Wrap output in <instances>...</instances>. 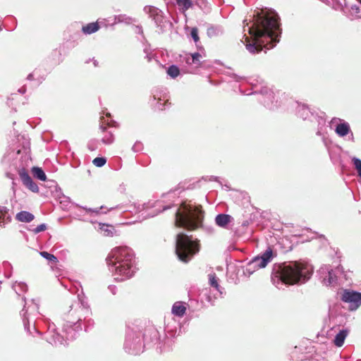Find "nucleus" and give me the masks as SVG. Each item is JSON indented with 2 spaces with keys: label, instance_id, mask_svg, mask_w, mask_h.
<instances>
[{
  "label": "nucleus",
  "instance_id": "c85d7f7f",
  "mask_svg": "<svg viewBox=\"0 0 361 361\" xmlns=\"http://www.w3.org/2000/svg\"><path fill=\"white\" fill-rule=\"evenodd\" d=\"M99 231L101 233L105 236H112L114 234V228L111 225L100 224Z\"/></svg>",
  "mask_w": 361,
  "mask_h": 361
},
{
  "label": "nucleus",
  "instance_id": "e433bc0d",
  "mask_svg": "<svg viewBox=\"0 0 361 361\" xmlns=\"http://www.w3.org/2000/svg\"><path fill=\"white\" fill-rule=\"evenodd\" d=\"M352 161L357 171L358 176L361 178V159L357 157H353Z\"/></svg>",
  "mask_w": 361,
  "mask_h": 361
},
{
  "label": "nucleus",
  "instance_id": "09e8293b",
  "mask_svg": "<svg viewBox=\"0 0 361 361\" xmlns=\"http://www.w3.org/2000/svg\"><path fill=\"white\" fill-rule=\"evenodd\" d=\"M33 78V74L32 73H30L27 77V79L29 80H32Z\"/></svg>",
  "mask_w": 361,
  "mask_h": 361
},
{
  "label": "nucleus",
  "instance_id": "7c9ffc66",
  "mask_svg": "<svg viewBox=\"0 0 361 361\" xmlns=\"http://www.w3.org/2000/svg\"><path fill=\"white\" fill-rule=\"evenodd\" d=\"M350 15L352 18H361V5L353 4L350 8Z\"/></svg>",
  "mask_w": 361,
  "mask_h": 361
},
{
  "label": "nucleus",
  "instance_id": "dca6fc26",
  "mask_svg": "<svg viewBox=\"0 0 361 361\" xmlns=\"http://www.w3.org/2000/svg\"><path fill=\"white\" fill-rule=\"evenodd\" d=\"M330 124L334 126V131L338 137H344L345 136H348V140L355 142L353 133L348 122L339 118H333Z\"/></svg>",
  "mask_w": 361,
  "mask_h": 361
},
{
  "label": "nucleus",
  "instance_id": "5fc2aeb1",
  "mask_svg": "<svg viewBox=\"0 0 361 361\" xmlns=\"http://www.w3.org/2000/svg\"><path fill=\"white\" fill-rule=\"evenodd\" d=\"M243 23L245 24L244 27H245V25L248 26V23H247V20H244Z\"/></svg>",
  "mask_w": 361,
  "mask_h": 361
},
{
  "label": "nucleus",
  "instance_id": "5701e85b",
  "mask_svg": "<svg viewBox=\"0 0 361 361\" xmlns=\"http://www.w3.org/2000/svg\"><path fill=\"white\" fill-rule=\"evenodd\" d=\"M11 221V215L8 209L6 207L0 206V226L4 227L6 224Z\"/></svg>",
  "mask_w": 361,
  "mask_h": 361
},
{
  "label": "nucleus",
  "instance_id": "39448f33",
  "mask_svg": "<svg viewBox=\"0 0 361 361\" xmlns=\"http://www.w3.org/2000/svg\"><path fill=\"white\" fill-rule=\"evenodd\" d=\"M159 332L154 328L147 329L145 334L140 331L128 329L124 343V350L130 355H139L145 346H152L159 343Z\"/></svg>",
  "mask_w": 361,
  "mask_h": 361
},
{
  "label": "nucleus",
  "instance_id": "2f4dec72",
  "mask_svg": "<svg viewBox=\"0 0 361 361\" xmlns=\"http://www.w3.org/2000/svg\"><path fill=\"white\" fill-rule=\"evenodd\" d=\"M32 174L33 176L42 180V181H44L46 180L47 179V176H46V174L44 172V171L41 169V168H39V167H33L32 169Z\"/></svg>",
  "mask_w": 361,
  "mask_h": 361
},
{
  "label": "nucleus",
  "instance_id": "f704fd0d",
  "mask_svg": "<svg viewBox=\"0 0 361 361\" xmlns=\"http://www.w3.org/2000/svg\"><path fill=\"white\" fill-rule=\"evenodd\" d=\"M209 281L211 286L214 287L216 290L219 291V285L217 281L215 274H209Z\"/></svg>",
  "mask_w": 361,
  "mask_h": 361
},
{
  "label": "nucleus",
  "instance_id": "f8f14e48",
  "mask_svg": "<svg viewBox=\"0 0 361 361\" xmlns=\"http://www.w3.org/2000/svg\"><path fill=\"white\" fill-rule=\"evenodd\" d=\"M252 88L254 91L251 93H246V94H252L259 93L262 94V98L261 99V102L263 103L264 106L267 108L274 110L277 108L280 104H278V100L274 101L275 97H276V93L270 88L267 86H262L259 89L257 87L256 85H252Z\"/></svg>",
  "mask_w": 361,
  "mask_h": 361
},
{
  "label": "nucleus",
  "instance_id": "aec40b11",
  "mask_svg": "<svg viewBox=\"0 0 361 361\" xmlns=\"http://www.w3.org/2000/svg\"><path fill=\"white\" fill-rule=\"evenodd\" d=\"M297 114L303 120H312L314 114L310 110L305 104H297Z\"/></svg>",
  "mask_w": 361,
  "mask_h": 361
},
{
  "label": "nucleus",
  "instance_id": "79ce46f5",
  "mask_svg": "<svg viewBox=\"0 0 361 361\" xmlns=\"http://www.w3.org/2000/svg\"><path fill=\"white\" fill-rule=\"evenodd\" d=\"M128 19V18H127L124 15H118V16H115V23H122V22L127 23Z\"/></svg>",
  "mask_w": 361,
  "mask_h": 361
},
{
  "label": "nucleus",
  "instance_id": "473e14b6",
  "mask_svg": "<svg viewBox=\"0 0 361 361\" xmlns=\"http://www.w3.org/2000/svg\"><path fill=\"white\" fill-rule=\"evenodd\" d=\"M166 73L168 75L174 79L179 75L180 69L177 66L171 65L167 68Z\"/></svg>",
  "mask_w": 361,
  "mask_h": 361
},
{
  "label": "nucleus",
  "instance_id": "f03ea898",
  "mask_svg": "<svg viewBox=\"0 0 361 361\" xmlns=\"http://www.w3.org/2000/svg\"><path fill=\"white\" fill-rule=\"evenodd\" d=\"M61 311L67 326L73 328L72 331L67 332L68 339H75L78 332L83 329L87 331L94 324V320L91 318V308L82 293L78 294L73 299L67 300Z\"/></svg>",
  "mask_w": 361,
  "mask_h": 361
},
{
  "label": "nucleus",
  "instance_id": "ea45409f",
  "mask_svg": "<svg viewBox=\"0 0 361 361\" xmlns=\"http://www.w3.org/2000/svg\"><path fill=\"white\" fill-rule=\"evenodd\" d=\"M47 229V226L45 224H42L39 226H37L35 228L33 229V232L35 233H38L42 231H44Z\"/></svg>",
  "mask_w": 361,
  "mask_h": 361
},
{
  "label": "nucleus",
  "instance_id": "423d86ee",
  "mask_svg": "<svg viewBox=\"0 0 361 361\" xmlns=\"http://www.w3.org/2000/svg\"><path fill=\"white\" fill-rule=\"evenodd\" d=\"M204 212L200 205L183 203L176 212V225L188 230H195L202 226Z\"/></svg>",
  "mask_w": 361,
  "mask_h": 361
},
{
  "label": "nucleus",
  "instance_id": "de8ad7c7",
  "mask_svg": "<svg viewBox=\"0 0 361 361\" xmlns=\"http://www.w3.org/2000/svg\"><path fill=\"white\" fill-rule=\"evenodd\" d=\"M209 180H214V181H216V182H219V178L217 177V176H211Z\"/></svg>",
  "mask_w": 361,
  "mask_h": 361
},
{
  "label": "nucleus",
  "instance_id": "a211bd4d",
  "mask_svg": "<svg viewBox=\"0 0 361 361\" xmlns=\"http://www.w3.org/2000/svg\"><path fill=\"white\" fill-rule=\"evenodd\" d=\"M188 305L183 301H177L173 303L171 308V313L178 317H183L185 312Z\"/></svg>",
  "mask_w": 361,
  "mask_h": 361
},
{
  "label": "nucleus",
  "instance_id": "4468645a",
  "mask_svg": "<svg viewBox=\"0 0 361 361\" xmlns=\"http://www.w3.org/2000/svg\"><path fill=\"white\" fill-rule=\"evenodd\" d=\"M340 299L348 305L350 311H355L361 306V293L351 289H343L340 292Z\"/></svg>",
  "mask_w": 361,
  "mask_h": 361
},
{
  "label": "nucleus",
  "instance_id": "4be33fe9",
  "mask_svg": "<svg viewBox=\"0 0 361 361\" xmlns=\"http://www.w3.org/2000/svg\"><path fill=\"white\" fill-rule=\"evenodd\" d=\"M233 217L228 214H219L215 217V223L221 228H226L228 224L231 222Z\"/></svg>",
  "mask_w": 361,
  "mask_h": 361
},
{
  "label": "nucleus",
  "instance_id": "6e6d98bb",
  "mask_svg": "<svg viewBox=\"0 0 361 361\" xmlns=\"http://www.w3.org/2000/svg\"><path fill=\"white\" fill-rule=\"evenodd\" d=\"M88 147H89V149H90V150H92H92H94V148H92V147H91V146H90V145H89Z\"/></svg>",
  "mask_w": 361,
  "mask_h": 361
},
{
  "label": "nucleus",
  "instance_id": "cd10ccee",
  "mask_svg": "<svg viewBox=\"0 0 361 361\" xmlns=\"http://www.w3.org/2000/svg\"><path fill=\"white\" fill-rule=\"evenodd\" d=\"M316 121L318 123V130L317 132V135H322V128L325 126L326 124V120L325 118L322 116L314 115V117H313L311 120V121Z\"/></svg>",
  "mask_w": 361,
  "mask_h": 361
},
{
  "label": "nucleus",
  "instance_id": "58836bf2",
  "mask_svg": "<svg viewBox=\"0 0 361 361\" xmlns=\"http://www.w3.org/2000/svg\"><path fill=\"white\" fill-rule=\"evenodd\" d=\"M190 35L194 42L197 43L199 41L198 30L197 27H192L190 32Z\"/></svg>",
  "mask_w": 361,
  "mask_h": 361
},
{
  "label": "nucleus",
  "instance_id": "ddd939ff",
  "mask_svg": "<svg viewBox=\"0 0 361 361\" xmlns=\"http://www.w3.org/2000/svg\"><path fill=\"white\" fill-rule=\"evenodd\" d=\"M144 11L149 14V17L154 21L155 24L159 27L161 32H164L172 27L171 22L164 16L163 12L154 6H145Z\"/></svg>",
  "mask_w": 361,
  "mask_h": 361
},
{
  "label": "nucleus",
  "instance_id": "f3484780",
  "mask_svg": "<svg viewBox=\"0 0 361 361\" xmlns=\"http://www.w3.org/2000/svg\"><path fill=\"white\" fill-rule=\"evenodd\" d=\"M20 178L23 182V183L32 192H38L39 187L38 185L32 180V178L30 176L28 173L24 169H21L19 171Z\"/></svg>",
  "mask_w": 361,
  "mask_h": 361
},
{
  "label": "nucleus",
  "instance_id": "a19ab883",
  "mask_svg": "<svg viewBox=\"0 0 361 361\" xmlns=\"http://www.w3.org/2000/svg\"><path fill=\"white\" fill-rule=\"evenodd\" d=\"M133 151L138 152L142 149V144L140 142H136L132 147Z\"/></svg>",
  "mask_w": 361,
  "mask_h": 361
},
{
  "label": "nucleus",
  "instance_id": "49530a36",
  "mask_svg": "<svg viewBox=\"0 0 361 361\" xmlns=\"http://www.w3.org/2000/svg\"><path fill=\"white\" fill-rule=\"evenodd\" d=\"M145 52L146 53L145 58L147 59V61H151L154 56L151 53H148L146 49H145Z\"/></svg>",
  "mask_w": 361,
  "mask_h": 361
},
{
  "label": "nucleus",
  "instance_id": "9b49d317",
  "mask_svg": "<svg viewBox=\"0 0 361 361\" xmlns=\"http://www.w3.org/2000/svg\"><path fill=\"white\" fill-rule=\"evenodd\" d=\"M73 328L67 326L65 324L62 328L61 332L56 327L54 323L49 324L47 331L45 334V338L48 343L55 346L66 345L68 339L67 338V332L72 331Z\"/></svg>",
  "mask_w": 361,
  "mask_h": 361
},
{
  "label": "nucleus",
  "instance_id": "bb28decb",
  "mask_svg": "<svg viewBox=\"0 0 361 361\" xmlns=\"http://www.w3.org/2000/svg\"><path fill=\"white\" fill-rule=\"evenodd\" d=\"M223 29L219 25H211L207 28V34L209 37H214L222 35Z\"/></svg>",
  "mask_w": 361,
  "mask_h": 361
},
{
  "label": "nucleus",
  "instance_id": "c03bdc74",
  "mask_svg": "<svg viewBox=\"0 0 361 361\" xmlns=\"http://www.w3.org/2000/svg\"><path fill=\"white\" fill-rule=\"evenodd\" d=\"M161 98H158V101L156 104V108L159 110H164L165 108H164V103H161Z\"/></svg>",
  "mask_w": 361,
  "mask_h": 361
},
{
  "label": "nucleus",
  "instance_id": "13d9d810",
  "mask_svg": "<svg viewBox=\"0 0 361 361\" xmlns=\"http://www.w3.org/2000/svg\"><path fill=\"white\" fill-rule=\"evenodd\" d=\"M106 116H110V114L109 113H106Z\"/></svg>",
  "mask_w": 361,
  "mask_h": 361
},
{
  "label": "nucleus",
  "instance_id": "c9c22d12",
  "mask_svg": "<svg viewBox=\"0 0 361 361\" xmlns=\"http://www.w3.org/2000/svg\"><path fill=\"white\" fill-rule=\"evenodd\" d=\"M39 255L44 259H47L49 262H52L54 263H56L58 262L56 257H55L54 255L50 254L47 252H45V251L40 252Z\"/></svg>",
  "mask_w": 361,
  "mask_h": 361
},
{
  "label": "nucleus",
  "instance_id": "7ed1b4c3",
  "mask_svg": "<svg viewBox=\"0 0 361 361\" xmlns=\"http://www.w3.org/2000/svg\"><path fill=\"white\" fill-rule=\"evenodd\" d=\"M313 272L312 265L303 262H290L278 265L274 269L271 280L279 289L283 285L304 283Z\"/></svg>",
  "mask_w": 361,
  "mask_h": 361
},
{
  "label": "nucleus",
  "instance_id": "393cba45",
  "mask_svg": "<svg viewBox=\"0 0 361 361\" xmlns=\"http://www.w3.org/2000/svg\"><path fill=\"white\" fill-rule=\"evenodd\" d=\"M16 219L20 222L30 223L35 219V216L29 212L21 211L16 215Z\"/></svg>",
  "mask_w": 361,
  "mask_h": 361
},
{
  "label": "nucleus",
  "instance_id": "20e7f679",
  "mask_svg": "<svg viewBox=\"0 0 361 361\" xmlns=\"http://www.w3.org/2000/svg\"><path fill=\"white\" fill-rule=\"evenodd\" d=\"M106 260L109 271L117 281L128 279L135 272V253L128 246L114 247L109 253Z\"/></svg>",
  "mask_w": 361,
  "mask_h": 361
},
{
  "label": "nucleus",
  "instance_id": "4d7b16f0",
  "mask_svg": "<svg viewBox=\"0 0 361 361\" xmlns=\"http://www.w3.org/2000/svg\"><path fill=\"white\" fill-rule=\"evenodd\" d=\"M153 99H154V101H155V100H157V95H155V94H154V95L153 96Z\"/></svg>",
  "mask_w": 361,
  "mask_h": 361
},
{
  "label": "nucleus",
  "instance_id": "4c0bfd02",
  "mask_svg": "<svg viewBox=\"0 0 361 361\" xmlns=\"http://www.w3.org/2000/svg\"><path fill=\"white\" fill-rule=\"evenodd\" d=\"M106 162V159L104 157H96L92 161L93 164L97 167H102Z\"/></svg>",
  "mask_w": 361,
  "mask_h": 361
},
{
  "label": "nucleus",
  "instance_id": "c756f323",
  "mask_svg": "<svg viewBox=\"0 0 361 361\" xmlns=\"http://www.w3.org/2000/svg\"><path fill=\"white\" fill-rule=\"evenodd\" d=\"M12 288L18 295H20L21 293L26 292L27 289V285L25 283L21 282H16L13 284Z\"/></svg>",
  "mask_w": 361,
  "mask_h": 361
},
{
  "label": "nucleus",
  "instance_id": "72a5a7b5",
  "mask_svg": "<svg viewBox=\"0 0 361 361\" xmlns=\"http://www.w3.org/2000/svg\"><path fill=\"white\" fill-rule=\"evenodd\" d=\"M114 141V135L111 131L107 132L102 139V142L105 145H111Z\"/></svg>",
  "mask_w": 361,
  "mask_h": 361
},
{
  "label": "nucleus",
  "instance_id": "412c9836",
  "mask_svg": "<svg viewBox=\"0 0 361 361\" xmlns=\"http://www.w3.org/2000/svg\"><path fill=\"white\" fill-rule=\"evenodd\" d=\"M204 1V0H202ZM176 4L180 11L185 13L192 8L194 4L198 5V0H176Z\"/></svg>",
  "mask_w": 361,
  "mask_h": 361
},
{
  "label": "nucleus",
  "instance_id": "a18cd8bd",
  "mask_svg": "<svg viewBox=\"0 0 361 361\" xmlns=\"http://www.w3.org/2000/svg\"><path fill=\"white\" fill-rule=\"evenodd\" d=\"M108 290L113 294L116 295L117 293V288L114 285H109L108 286Z\"/></svg>",
  "mask_w": 361,
  "mask_h": 361
},
{
  "label": "nucleus",
  "instance_id": "8fccbe9b",
  "mask_svg": "<svg viewBox=\"0 0 361 361\" xmlns=\"http://www.w3.org/2000/svg\"><path fill=\"white\" fill-rule=\"evenodd\" d=\"M18 91L20 93L24 94L25 92V87H21L20 89L18 90Z\"/></svg>",
  "mask_w": 361,
  "mask_h": 361
},
{
  "label": "nucleus",
  "instance_id": "a878e982",
  "mask_svg": "<svg viewBox=\"0 0 361 361\" xmlns=\"http://www.w3.org/2000/svg\"><path fill=\"white\" fill-rule=\"evenodd\" d=\"M99 24L96 23H90L86 25L82 26V31L85 35H91L99 30Z\"/></svg>",
  "mask_w": 361,
  "mask_h": 361
},
{
  "label": "nucleus",
  "instance_id": "37998d69",
  "mask_svg": "<svg viewBox=\"0 0 361 361\" xmlns=\"http://www.w3.org/2000/svg\"><path fill=\"white\" fill-rule=\"evenodd\" d=\"M104 208L103 206H102L100 208H96V209H91V208H84V209L86 210L87 212L89 213H95L98 214L99 212L100 209H102Z\"/></svg>",
  "mask_w": 361,
  "mask_h": 361
},
{
  "label": "nucleus",
  "instance_id": "f257e3e1",
  "mask_svg": "<svg viewBox=\"0 0 361 361\" xmlns=\"http://www.w3.org/2000/svg\"><path fill=\"white\" fill-rule=\"evenodd\" d=\"M279 17L274 11L259 16L252 26L247 27L250 38L245 37V47L251 54L270 49L279 42L281 34Z\"/></svg>",
  "mask_w": 361,
  "mask_h": 361
},
{
  "label": "nucleus",
  "instance_id": "0eeeda50",
  "mask_svg": "<svg viewBox=\"0 0 361 361\" xmlns=\"http://www.w3.org/2000/svg\"><path fill=\"white\" fill-rule=\"evenodd\" d=\"M170 206H163L161 202L159 200L152 201L150 200L144 204H131L129 205L117 204L116 207H112L108 209L110 212L114 209H119L123 212H142V216L143 218L154 217L159 213L169 209Z\"/></svg>",
  "mask_w": 361,
  "mask_h": 361
},
{
  "label": "nucleus",
  "instance_id": "b1692460",
  "mask_svg": "<svg viewBox=\"0 0 361 361\" xmlns=\"http://www.w3.org/2000/svg\"><path fill=\"white\" fill-rule=\"evenodd\" d=\"M348 335V330L346 329H343L339 331V332L336 335L334 338V344L337 347H341Z\"/></svg>",
  "mask_w": 361,
  "mask_h": 361
},
{
  "label": "nucleus",
  "instance_id": "9d476101",
  "mask_svg": "<svg viewBox=\"0 0 361 361\" xmlns=\"http://www.w3.org/2000/svg\"><path fill=\"white\" fill-rule=\"evenodd\" d=\"M276 256V252H274L271 247H268L265 251L255 257L247 264L243 270L244 275L249 276L257 269L264 268Z\"/></svg>",
  "mask_w": 361,
  "mask_h": 361
},
{
  "label": "nucleus",
  "instance_id": "603ef678",
  "mask_svg": "<svg viewBox=\"0 0 361 361\" xmlns=\"http://www.w3.org/2000/svg\"><path fill=\"white\" fill-rule=\"evenodd\" d=\"M100 129H101L103 132H104V131H105V130H106V128L103 126V124H102V125L100 126Z\"/></svg>",
  "mask_w": 361,
  "mask_h": 361
},
{
  "label": "nucleus",
  "instance_id": "864d4df0",
  "mask_svg": "<svg viewBox=\"0 0 361 361\" xmlns=\"http://www.w3.org/2000/svg\"><path fill=\"white\" fill-rule=\"evenodd\" d=\"M94 66L96 67L98 65V62L96 60H94Z\"/></svg>",
  "mask_w": 361,
  "mask_h": 361
},
{
  "label": "nucleus",
  "instance_id": "1a4fd4ad",
  "mask_svg": "<svg viewBox=\"0 0 361 361\" xmlns=\"http://www.w3.org/2000/svg\"><path fill=\"white\" fill-rule=\"evenodd\" d=\"M39 304L35 300H32L30 303L25 302L23 309L21 311V316L25 330L33 335L34 333L40 334V332L35 326V316L39 313Z\"/></svg>",
  "mask_w": 361,
  "mask_h": 361
},
{
  "label": "nucleus",
  "instance_id": "6ab92c4d",
  "mask_svg": "<svg viewBox=\"0 0 361 361\" xmlns=\"http://www.w3.org/2000/svg\"><path fill=\"white\" fill-rule=\"evenodd\" d=\"M185 59V63L188 65H194L195 68H198L201 66L203 56L199 52H195L193 54H187Z\"/></svg>",
  "mask_w": 361,
  "mask_h": 361
},
{
  "label": "nucleus",
  "instance_id": "6e6552de",
  "mask_svg": "<svg viewBox=\"0 0 361 361\" xmlns=\"http://www.w3.org/2000/svg\"><path fill=\"white\" fill-rule=\"evenodd\" d=\"M198 251L199 245L197 240H193L191 236H188L183 233L177 234L176 254L179 260L188 262Z\"/></svg>",
  "mask_w": 361,
  "mask_h": 361
},
{
  "label": "nucleus",
  "instance_id": "2eb2a0df",
  "mask_svg": "<svg viewBox=\"0 0 361 361\" xmlns=\"http://www.w3.org/2000/svg\"><path fill=\"white\" fill-rule=\"evenodd\" d=\"M342 272V267H338L333 269L329 265H323L319 270L320 279L326 286H334L337 283V274Z\"/></svg>",
  "mask_w": 361,
  "mask_h": 361
},
{
  "label": "nucleus",
  "instance_id": "3c124183",
  "mask_svg": "<svg viewBox=\"0 0 361 361\" xmlns=\"http://www.w3.org/2000/svg\"><path fill=\"white\" fill-rule=\"evenodd\" d=\"M4 267L5 268L10 267L11 264L8 262H4Z\"/></svg>",
  "mask_w": 361,
  "mask_h": 361
}]
</instances>
